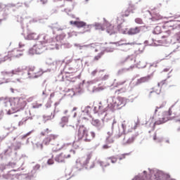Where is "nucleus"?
I'll return each instance as SVG.
<instances>
[{"mask_svg": "<svg viewBox=\"0 0 180 180\" xmlns=\"http://www.w3.org/2000/svg\"><path fill=\"white\" fill-rule=\"evenodd\" d=\"M165 106V103H162L159 107L157 106L155 110V115L153 117H150L149 121L146 122V124H149V127H151L152 130H154L156 124H162L168 122V120H172V119H175L176 122H180V108H176V110L177 111H174L175 110V108H174V105H172L168 112L166 111L163 113L162 117H158V120L154 122V117L157 116L156 115L157 112H158V109H162ZM172 112L174 116H172Z\"/></svg>", "mask_w": 180, "mask_h": 180, "instance_id": "nucleus-1", "label": "nucleus"}, {"mask_svg": "<svg viewBox=\"0 0 180 180\" xmlns=\"http://www.w3.org/2000/svg\"><path fill=\"white\" fill-rule=\"evenodd\" d=\"M0 102L4 103L5 112L7 115H12L16 112L23 110L26 107V101L23 98H14L11 101L4 100V98H0Z\"/></svg>", "mask_w": 180, "mask_h": 180, "instance_id": "nucleus-2", "label": "nucleus"}, {"mask_svg": "<svg viewBox=\"0 0 180 180\" xmlns=\"http://www.w3.org/2000/svg\"><path fill=\"white\" fill-rule=\"evenodd\" d=\"M34 66L27 68H17L11 72H1V75H8V77H13V75H17L19 72H22L25 78H29L30 79H33L34 78H39L41 75H43L44 72H47L50 70L39 71L38 72H34Z\"/></svg>", "mask_w": 180, "mask_h": 180, "instance_id": "nucleus-3", "label": "nucleus"}, {"mask_svg": "<svg viewBox=\"0 0 180 180\" xmlns=\"http://www.w3.org/2000/svg\"><path fill=\"white\" fill-rule=\"evenodd\" d=\"M131 180H175L171 179L169 174L164 173V172L153 169L149 170L148 175L146 171H143V173L139 174L135 176Z\"/></svg>", "mask_w": 180, "mask_h": 180, "instance_id": "nucleus-4", "label": "nucleus"}, {"mask_svg": "<svg viewBox=\"0 0 180 180\" xmlns=\"http://www.w3.org/2000/svg\"><path fill=\"white\" fill-rule=\"evenodd\" d=\"M20 147H22V143L20 142H16L15 143H13L8 148L4 150V155L7 157V158H10L13 161H21V167L25 163V158H26V155H19L18 154V150H20Z\"/></svg>", "mask_w": 180, "mask_h": 180, "instance_id": "nucleus-5", "label": "nucleus"}, {"mask_svg": "<svg viewBox=\"0 0 180 180\" xmlns=\"http://www.w3.org/2000/svg\"><path fill=\"white\" fill-rule=\"evenodd\" d=\"M108 105L105 110H108L109 113H113L117 109H120L123 108V106H126V98L122 97H115L110 96L107 99Z\"/></svg>", "mask_w": 180, "mask_h": 180, "instance_id": "nucleus-6", "label": "nucleus"}, {"mask_svg": "<svg viewBox=\"0 0 180 180\" xmlns=\"http://www.w3.org/2000/svg\"><path fill=\"white\" fill-rule=\"evenodd\" d=\"M91 158H92V156L89 154L86 155V158H82V160L77 159L76 160V166L72 168V172L81 171L82 167H85L86 169H92V168H95V162L89 163Z\"/></svg>", "mask_w": 180, "mask_h": 180, "instance_id": "nucleus-7", "label": "nucleus"}, {"mask_svg": "<svg viewBox=\"0 0 180 180\" xmlns=\"http://www.w3.org/2000/svg\"><path fill=\"white\" fill-rule=\"evenodd\" d=\"M95 139V132L91 131L90 135L88 133V128L85 127L84 125H79L78 127L77 134L76 135V141L89 142L91 140H94Z\"/></svg>", "mask_w": 180, "mask_h": 180, "instance_id": "nucleus-8", "label": "nucleus"}, {"mask_svg": "<svg viewBox=\"0 0 180 180\" xmlns=\"http://www.w3.org/2000/svg\"><path fill=\"white\" fill-rule=\"evenodd\" d=\"M143 27L141 26L128 28H123L122 26H118V32L122 34H128V36H136V34H139L141 32L143 31Z\"/></svg>", "mask_w": 180, "mask_h": 180, "instance_id": "nucleus-9", "label": "nucleus"}, {"mask_svg": "<svg viewBox=\"0 0 180 180\" xmlns=\"http://www.w3.org/2000/svg\"><path fill=\"white\" fill-rule=\"evenodd\" d=\"M53 39H50L49 36L45 39H39L37 44L34 45V49H36L37 54H41L44 50H46V44L51 43Z\"/></svg>", "mask_w": 180, "mask_h": 180, "instance_id": "nucleus-10", "label": "nucleus"}, {"mask_svg": "<svg viewBox=\"0 0 180 180\" xmlns=\"http://www.w3.org/2000/svg\"><path fill=\"white\" fill-rule=\"evenodd\" d=\"M40 165L37 164L32 167V169L28 174H21V178L22 180H34V178H36V173L39 169H40Z\"/></svg>", "mask_w": 180, "mask_h": 180, "instance_id": "nucleus-11", "label": "nucleus"}, {"mask_svg": "<svg viewBox=\"0 0 180 180\" xmlns=\"http://www.w3.org/2000/svg\"><path fill=\"white\" fill-rule=\"evenodd\" d=\"M16 6V4L12 3L8 4L7 5L0 3V16H2L4 18V19H6L8 15L6 8H15Z\"/></svg>", "mask_w": 180, "mask_h": 180, "instance_id": "nucleus-12", "label": "nucleus"}, {"mask_svg": "<svg viewBox=\"0 0 180 180\" xmlns=\"http://www.w3.org/2000/svg\"><path fill=\"white\" fill-rule=\"evenodd\" d=\"M93 110L94 113H98V115H103V116H106L110 114L109 110H108V107L103 108V106H102V102H100L98 105L94 106Z\"/></svg>", "mask_w": 180, "mask_h": 180, "instance_id": "nucleus-13", "label": "nucleus"}, {"mask_svg": "<svg viewBox=\"0 0 180 180\" xmlns=\"http://www.w3.org/2000/svg\"><path fill=\"white\" fill-rule=\"evenodd\" d=\"M49 37V35L41 34L37 35V34L32 32L30 33L25 37V40H46V38Z\"/></svg>", "mask_w": 180, "mask_h": 180, "instance_id": "nucleus-14", "label": "nucleus"}, {"mask_svg": "<svg viewBox=\"0 0 180 180\" xmlns=\"http://www.w3.org/2000/svg\"><path fill=\"white\" fill-rule=\"evenodd\" d=\"M58 138V135L50 134L43 140L42 143L45 146H49V144H51V146H54L56 140H57Z\"/></svg>", "mask_w": 180, "mask_h": 180, "instance_id": "nucleus-15", "label": "nucleus"}, {"mask_svg": "<svg viewBox=\"0 0 180 180\" xmlns=\"http://www.w3.org/2000/svg\"><path fill=\"white\" fill-rule=\"evenodd\" d=\"M58 138V135L50 134L43 140L42 143L45 146H49V144H51V146H54L56 140H57Z\"/></svg>", "mask_w": 180, "mask_h": 180, "instance_id": "nucleus-16", "label": "nucleus"}, {"mask_svg": "<svg viewBox=\"0 0 180 180\" xmlns=\"http://www.w3.org/2000/svg\"><path fill=\"white\" fill-rule=\"evenodd\" d=\"M81 59L73 60L70 65H66L65 69L69 70L68 72H75L79 68L78 63Z\"/></svg>", "mask_w": 180, "mask_h": 180, "instance_id": "nucleus-17", "label": "nucleus"}, {"mask_svg": "<svg viewBox=\"0 0 180 180\" xmlns=\"http://www.w3.org/2000/svg\"><path fill=\"white\" fill-rule=\"evenodd\" d=\"M125 121L123 122V123L122 124V129H120V128L119 127V126H117V124L115 123L114 125V127H116V129H117V131H116L115 134V139H120V137H122V136H123V134H126L125 131H126V124Z\"/></svg>", "mask_w": 180, "mask_h": 180, "instance_id": "nucleus-18", "label": "nucleus"}, {"mask_svg": "<svg viewBox=\"0 0 180 180\" xmlns=\"http://www.w3.org/2000/svg\"><path fill=\"white\" fill-rule=\"evenodd\" d=\"M105 22H104V27H106V32L107 33H108V34H110V36H112V34H116V33H117V28L115 27L110 25V23L108 22V21H106V20H105Z\"/></svg>", "mask_w": 180, "mask_h": 180, "instance_id": "nucleus-19", "label": "nucleus"}, {"mask_svg": "<svg viewBox=\"0 0 180 180\" xmlns=\"http://www.w3.org/2000/svg\"><path fill=\"white\" fill-rule=\"evenodd\" d=\"M166 27H171L172 30L178 29L179 27V24H178V21L176 20H169L165 22Z\"/></svg>", "mask_w": 180, "mask_h": 180, "instance_id": "nucleus-20", "label": "nucleus"}, {"mask_svg": "<svg viewBox=\"0 0 180 180\" xmlns=\"http://www.w3.org/2000/svg\"><path fill=\"white\" fill-rule=\"evenodd\" d=\"M116 123V120H114L112 122V125L111 127V131L108 132V136L106 138V143L108 144H110L112 143H113V139H110V136H112V134H113V129H115V124Z\"/></svg>", "mask_w": 180, "mask_h": 180, "instance_id": "nucleus-21", "label": "nucleus"}, {"mask_svg": "<svg viewBox=\"0 0 180 180\" xmlns=\"http://www.w3.org/2000/svg\"><path fill=\"white\" fill-rule=\"evenodd\" d=\"M70 157H71V155H65L64 153H60L56 155L55 161H56V162H64L65 158H70Z\"/></svg>", "mask_w": 180, "mask_h": 180, "instance_id": "nucleus-22", "label": "nucleus"}, {"mask_svg": "<svg viewBox=\"0 0 180 180\" xmlns=\"http://www.w3.org/2000/svg\"><path fill=\"white\" fill-rule=\"evenodd\" d=\"M70 25H74L78 29H81V27H85L86 26V22L84 21H70Z\"/></svg>", "mask_w": 180, "mask_h": 180, "instance_id": "nucleus-23", "label": "nucleus"}, {"mask_svg": "<svg viewBox=\"0 0 180 180\" xmlns=\"http://www.w3.org/2000/svg\"><path fill=\"white\" fill-rule=\"evenodd\" d=\"M23 56V52L18 49H15L11 52V57L13 58H19Z\"/></svg>", "mask_w": 180, "mask_h": 180, "instance_id": "nucleus-24", "label": "nucleus"}, {"mask_svg": "<svg viewBox=\"0 0 180 180\" xmlns=\"http://www.w3.org/2000/svg\"><path fill=\"white\" fill-rule=\"evenodd\" d=\"M122 41H124V40L121 39L117 42H110V44H115L117 47H119V46H134V42L123 43Z\"/></svg>", "mask_w": 180, "mask_h": 180, "instance_id": "nucleus-25", "label": "nucleus"}, {"mask_svg": "<svg viewBox=\"0 0 180 180\" xmlns=\"http://www.w3.org/2000/svg\"><path fill=\"white\" fill-rule=\"evenodd\" d=\"M91 124H93L98 130L103 129V122L99 121V120H92Z\"/></svg>", "mask_w": 180, "mask_h": 180, "instance_id": "nucleus-26", "label": "nucleus"}, {"mask_svg": "<svg viewBox=\"0 0 180 180\" xmlns=\"http://www.w3.org/2000/svg\"><path fill=\"white\" fill-rule=\"evenodd\" d=\"M151 77H153V75H149L139 79L136 82V85H140V84H143V82H148V81L151 79Z\"/></svg>", "mask_w": 180, "mask_h": 180, "instance_id": "nucleus-27", "label": "nucleus"}, {"mask_svg": "<svg viewBox=\"0 0 180 180\" xmlns=\"http://www.w3.org/2000/svg\"><path fill=\"white\" fill-rule=\"evenodd\" d=\"M81 112L83 113L84 116H89L91 115V106L82 107Z\"/></svg>", "mask_w": 180, "mask_h": 180, "instance_id": "nucleus-28", "label": "nucleus"}, {"mask_svg": "<svg viewBox=\"0 0 180 180\" xmlns=\"http://www.w3.org/2000/svg\"><path fill=\"white\" fill-rule=\"evenodd\" d=\"M107 79H109V75H105L103 77H98L95 80H91L90 82H87V84H95V82L98 81H106Z\"/></svg>", "mask_w": 180, "mask_h": 180, "instance_id": "nucleus-29", "label": "nucleus"}, {"mask_svg": "<svg viewBox=\"0 0 180 180\" xmlns=\"http://www.w3.org/2000/svg\"><path fill=\"white\" fill-rule=\"evenodd\" d=\"M97 164H98V165H100V167H101L103 172H105V168H106V167H109V165H110V163L105 162L101 160H98Z\"/></svg>", "mask_w": 180, "mask_h": 180, "instance_id": "nucleus-30", "label": "nucleus"}, {"mask_svg": "<svg viewBox=\"0 0 180 180\" xmlns=\"http://www.w3.org/2000/svg\"><path fill=\"white\" fill-rule=\"evenodd\" d=\"M93 27H95V30H102V32L105 30V26H103V25L99 22L93 24Z\"/></svg>", "mask_w": 180, "mask_h": 180, "instance_id": "nucleus-31", "label": "nucleus"}, {"mask_svg": "<svg viewBox=\"0 0 180 180\" xmlns=\"http://www.w3.org/2000/svg\"><path fill=\"white\" fill-rule=\"evenodd\" d=\"M93 27V24L86 25L84 26V31L79 32V34H84V33H90L91 29Z\"/></svg>", "mask_w": 180, "mask_h": 180, "instance_id": "nucleus-32", "label": "nucleus"}, {"mask_svg": "<svg viewBox=\"0 0 180 180\" xmlns=\"http://www.w3.org/2000/svg\"><path fill=\"white\" fill-rule=\"evenodd\" d=\"M52 29H53V30H57V32H60V31L65 30V29H67V26L66 25L57 26L56 25H53Z\"/></svg>", "mask_w": 180, "mask_h": 180, "instance_id": "nucleus-33", "label": "nucleus"}, {"mask_svg": "<svg viewBox=\"0 0 180 180\" xmlns=\"http://www.w3.org/2000/svg\"><path fill=\"white\" fill-rule=\"evenodd\" d=\"M81 85H82V84H79V87L75 89V91H72L73 96L74 95H82V94H84V89L82 88H81Z\"/></svg>", "mask_w": 180, "mask_h": 180, "instance_id": "nucleus-34", "label": "nucleus"}, {"mask_svg": "<svg viewBox=\"0 0 180 180\" xmlns=\"http://www.w3.org/2000/svg\"><path fill=\"white\" fill-rule=\"evenodd\" d=\"M18 165V161L15 162H10L7 165H5V169L8 168H15Z\"/></svg>", "mask_w": 180, "mask_h": 180, "instance_id": "nucleus-35", "label": "nucleus"}, {"mask_svg": "<svg viewBox=\"0 0 180 180\" xmlns=\"http://www.w3.org/2000/svg\"><path fill=\"white\" fill-rule=\"evenodd\" d=\"M161 19H162V16H161L158 13L153 14V15L151 18V20H153V22H155L156 20H160Z\"/></svg>", "mask_w": 180, "mask_h": 180, "instance_id": "nucleus-36", "label": "nucleus"}, {"mask_svg": "<svg viewBox=\"0 0 180 180\" xmlns=\"http://www.w3.org/2000/svg\"><path fill=\"white\" fill-rule=\"evenodd\" d=\"M153 141L156 143H161L162 141V137L157 136V133H155L153 135Z\"/></svg>", "mask_w": 180, "mask_h": 180, "instance_id": "nucleus-37", "label": "nucleus"}, {"mask_svg": "<svg viewBox=\"0 0 180 180\" xmlns=\"http://www.w3.org/2000/svg\"><path fill=\"white\" fill-rule=\"evenodd\" d=\"M46 64L51 66V70H52L53 71H55V70H57V62H52L51 63H49V62H46Z\"/></svg>", "mask_w": 180, "mask_h": 180, "instance_id": "nucleus-38", "label": "nucleus"}, {"mask_svg": "<svg viewBox=\"0 0 180 180\" xmlns=\"http://www.w3.org/2000/svg\"><path fill=\"white\" fill-rule=\"evenodd\" d=\"M107 160H110L112 164H116L117 162V157L116 155L107 158Z\"/></svg>", "mask_w": 180, "mask_h": 180, "instance_id": "nucleus-39", "label": "nucleus"}, {"mask_svg": "<svg viewBox=\"0 0 180 180\" xmlns=\"http://www.w3.org/2000/svg\"><path fill=\"white\" fill-rule=\"evenodd\" d=\"M34 54H37V52L36 51V48H34V46H33V48H30L28 51L29 56H34Z\"/></svg>", "mask_w": 180, "mask_h": 180, "instance_id": "nucleus-40", "label": "nucleus"}, {"mask_svg": "<svg viewBox=\"0 0 180 180\" xmlns=\"http://www.w3.org/2000/svg\"><path fill=\"white\" fill-rule=\"evenodd\" d=\"M153 33V34H160V33H161V27L156 26L154 28Z\"/></svg>", "mask_w": 180, "mask_h": 180, "instance_id": "nucleus-41", "label": "nucleus"}, {"mask_svg": "<svg viewBox=\"0 0 180 180\" xmlns=\"http://www.w3.org/2000/svg\"><path fill=\"white\" fill-rule=\"evenodd\" d=\"M127 71H129L127 68L120 69L117 72V75H123V74L127 72Z\"/></svg>", "mask_w": 180, "mask_h": 180, "instance_id": "nucleus-42", "label": "nucleus"}, {"mask_svg": "<svg viewBox=\"0 0 180 180\" xmlns=\"http://www.w3.org/2000/svg\"><path fill=\"white\" fill-rule=\"evenodd\" d=\"M134 140H136V135H133L131 138H129V139L124 144H131Z\"/></svg>", "mask_w": 180, "mask_h": 180, "instance_id": "nucleus-43", "label": "nucleus"}, {"mask_svg": "<svg viewBox=\"0 0 180 180\" xmlns=\"http://www.w3.org/2000/svg\"><path fill=\"white\" fill-rule=\"evenodd\" d=\"M64 146H65V144L61 145L60 146V144H57V147L55 148H52V151H60V150H61V148H63Z\"/></svg>", "mask_w": 180, "mask_h": 180, "instance_id": "nucleus-44", "label": "nucleus"}, {"mask_svg": "<svg viewBox=\"0 0 180 180\" xmlns=\"http://www.w3.org/2000/svg\"><path fill=\"white\" fill-rule=\"evenodd\" d=\"M54 115L53 116L51 115H43V119L44 122H47V120H51L54 117Z\"/></svg>", "mask_w": 180, "mask_h": 180, "instance_id": "nucleus-45", "label": "nucleus"}, {"mask_svg": "<svg viewBox=\"0 0 180 180\" xmlns=\"http://www.w3.org/2000/svg\"><path fill=\"white\" fill-rule=\"evenodd\" d=\"M75 47H79V50H82V49H88V45H81L79 44H75Z\"/></svg>", "mask_w": 180, "mask_h": 180, "instance_id": "nucleus-46", "label": "nucleus"}, {"mask_svg": "<svg viewBox=\"0 0 180 180\" xmlns=\"http://www.w3.org/2000/svg\"><path fill=\"white\" fill-rule=\"evenodd\" d=\"M103 54H105L104 51H101L100 53H98L97 56H96L94 57V61H98V60H99L102 56H103Z\"/></svg>", "mask_w": 180, "mask_h": 180, "instance_id": "nucleus-47", "label": "nucleus"}, {"mask_svg": "<svg viewBox=\"0 0 180 180\" xmlns=\"http://www.w3.org/2000/svg\"><path fill=\"white\" fill-rule=\"evenodd\" d=\"M102 51H103L104 53H113V51H115V49L107 47Z\"/></svg>", "mask_w": 180, "mask_h": 180, "instance_id": "nucleus-48", "label": "nucleus"}, {"mask_svg": "<svg viewBox=\"0 0 180 180\" xmlns=\"http://www.w3.org/2000/svg\"><path fill=\"white\" fill-rule=\"evenodd\" d=\"M126 155H130V153H124V154L121 155L120 156L117 155V157L119 156L120 161H122V160H124V158H126Z\"/></svg>", "mask_w": 180, "mask_h": 180, "instance_id": "nucleus-49", "label": "nucleus"}, {"mask_svg": "<svg viewBox=\"0 0 180 180\" xmlns=\"http://www.w3.org/2000/svg\"><path fill=\"white\" fill-rule=\"evenodd\" d=\"M8 56H3L0 55V63H4L8 60Z\"/></svg>", "mask_w": 180, "mask_h": 180, "instance_id": "nucleus-50", "label": "nucleus"}, {"mask_svg": "<svg viewBox=\"0 0 180 180\" xmlns=\"http://www.w3.org/2000/svg\"><path fill=\"white\" fill-rule=\"evenodd\" d=\"M41 106H42L41 103H35L32 105L33 109H39V108H41Z\"/></svg>", "mask_w": 180, "mask_h": 180, "instance_id": "nucleus-51", "label": "nucleus"}, {"mask_svg": "<svg viewBox=\"0 0 180 180\" xmlns=\"http://www.w3.org/2000/svg\"><path fill=\"white\" fill-rule=\"evenodd\" d=\"M8 82H11V79H3L2 80H0V85H2V84H8Z\"/></svg>", "mask_w": 180, "mask_h": 180, "instance_id": "nucleus-52", "label": "nucleus"}, {"mask_svg": "<svg viewBox=\"0 0 180 180\" xmlns=\"http://www.w3.org/2000/svg\"><path fill=\"white\" fill-rule=\"evenodd\" d=\"M65 37V34H62L58 35L56 37V40H60L61 41V40H64Z\"/></svg>", "mask_w": 180, "mask_h": 180, "instance_id": "nucleus-53", "label": "nucleus"}, {"mask_svg": "<svg viewBox=\"0 0 180 180\" xmlns=\"http://www.w3.org/2000/svg\"><path fill=\"white\" fill-rule=\"evenodd\" d=\"M63 12H65L67 15H69V16H71L72 18H75V15H74V14L68 13V12H71V9L68 10L67 8H65Z\"/></svg>", "mask_w": 180, "mask_h": 180, "instance_id": "nucleus-54", "label": "nucleus"}, {"mask_svg": "<svg viewBox=\"0 0 180 180\" xmlns=\"http://www.w3.org/2000/svg\"><path fill=\"white\" fill-rule=\"evenodd\" d=\"M144 44L145 46L142 48V49H139V51H141V53H143V51H144V49H146V46H151V44H148V41H144Z\"/></svg>", "mask_w": 180, "mask_h": 180, "instance_id": "nucleus-55", "label": "nucleus"}, {"mask_svg": "<svg viewBox=\"0 0 180 180\" xmlns=\"http://www.w3.org/2000/svg\"><path fill=\"white\" fill-rule=\"evenodd\" d=\"M37 148H39V150H43V143L38 142L36 143Z\"/></svg>", "mask_w": 180, "mask_h": 180, "instance_id": "nucleus-56", "label": "nucleus"}, {"mask_svg": "<svg viewBox=\"0 0 180 180\" xmlns=\"http://www.w3.org/2000/svg\"><path fill=\"white\" fill-rule=\"evenodd\" d=\"M61 122L62 123H68V117H65V116L61 118Z\"/></svg>", "mask_w": 180, "mask_h": 180, "instance_id": "nucleus-57", "label": "nucleus"}, {"mask_svg": "<svg viewBox=\"0 0 180 180\" xmlns=\"http://www.w3.org/2000/svg\"><path fill=\"white\" fill-rule=\"evenodd\" d=\"M135 22L138 23V25H143V20L140 18H136Z\"/></svg>", "mask_w": 180, "mask_h": 180, "instance_id": "nucleus-58", "label": "nucleus"}, {"mask_svg": "<svg viewBox=\"0 0 180 180\" xmlns=\"http://www.w3.org/2000/svg\"><path fill=\"white\" fill-rule=\"evenodd\" d=\"M68 36L69 37H72L73 36H78V34L77 33V32L73 31L72 32H69Z\"/></svg>", "mask_w": 180, "mask_h": 180, "instance_id": "nucleus-59", "label": "nucleus"}, {"mask_svg": "<svg viewBox=\"0 0 180 180\" xmlns=\"http://www.w3.org/2000/svg\"><path fill=\"white\" fill-rule=\"evenodd\" d=\"M176 41L178 44V47H180V34L176 37Z\"/></svg>", "mask_w": 180, "mask_h": 180, "instance_id": "nucleus-60", "label": "nucleus"}, {"mask_svg": "<svg viewBox=\"0 0 180 180\" xmlns=\"http://www.w3.org/2000/svg\"><path fill=\"white\" fill-rule=\"evenodd\" d=\"M17 22H19L21 25H23V18H22V16H18L17 18Z\"/></svg>", "mask_w": 180, "mask_h": 180, "instance_id": "nucleus-61", "label": "nucleus"}, {"mask_svg": "<svg viewBox=\"0 0 180 180\" xmlns=\"http://www.w3.org/2000/svg\"><path fill=\"white\" fill-rule=\"evenodd\" d=\"M32 132H33V131H29L28 133L24 134V135L22 136V139H26V137H27V136H30V134H32Z\"/></svg>", "mask_w": 180, "mask_h": 180, "instance_id": "nucleus-62", "label": "nucleus"}, {"mask_svg": "<svg viewBox=\"0 0 180 180\" xmlns=\"http://www.w3.org/2000/svg\"><path fill=\"white\" fill-rule=\"evenodd\" d=\"M47 164L48 165H53L54 164V160H53V159H49L47 161Z\"/></svg>", "mask_w": 180, "mask_h": 180, "instance_id": "nucleus-63", "label": "nucleus"}, {"mask_svg": "<svg viewBox=\"0 0 180 180\" xmlns=\"http://www.w3.org/2000/svg\"><path fill=\"white\" fill-rule=\"evenodd\" d=\"M100 91H102L101 87H97L96 89H93L92 92H99Z\"/></svg>", "mask_w": 180, "mask_h": 180, "instance_id": "nucleus-64", "label": "nucleus"}]
</instances>
